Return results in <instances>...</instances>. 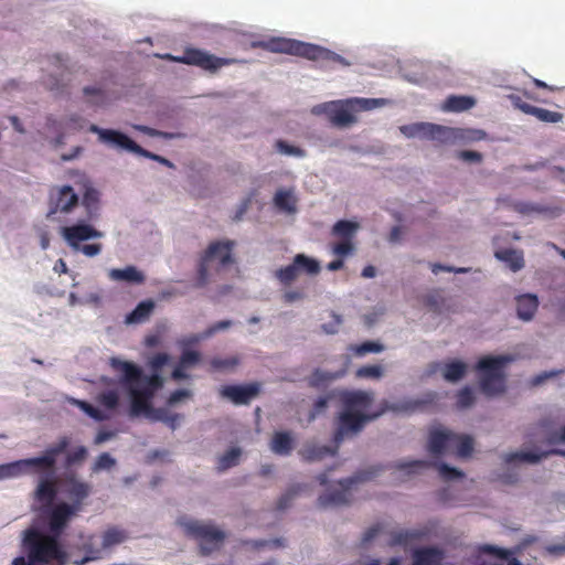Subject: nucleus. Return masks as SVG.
Masks as SVG:
<instances>
[{
    "label": "nucleus",
    "instance_id": "nucleus-8",
    "mask_svg": "<svg viewBox=\"0 0 565 565\" xmlns=\"http://www.w3.org/2000/svg\"><path fill=\"white\" fill-rule=\"evenodd\" d=\"M512 361L511 356H486L482 358L477 369L481 372L480 388L487 396H497L505 391V379L502 373L503 366Z\"/></svg>",
    "mask_w": 565,
    "mask_h": 565
},
{
    "label": "nucleus",
    "instance_id": "nucleus-58",
    "mask_svg": "<svg viewBox=\"0 0 565 565\" xmlns=\"http://www.w3.org/2000/svg\"><path fill=\"white\" fill-rule=\"evenodd\" d=\"M17 469L14 461L0 465V480L17 478Z\"/></svg>",
    "mask_w": 565,
    "mask_h": 565
},
{
    "label": "nucleus",
    "instance_id": "nucleus-30",
    "mask_svg": "<svg viewBox=\"0 0 565 565\" xmlns=\"http://www.w3.org/2000/svg\"><path fill=\"white\" fill-rule=\"evenodd\" d=\"M270 449L279 456H287L294 449V438L288 431H277L274 434L270 443Z\"/></svg>",
    "mask_w": 565,
    "mask_h": 565
},
{
    "label": "nucleus",
    "instance_id": "nucleus-13",
    "mask_svg": "<svg viewBox=\"0 0 565 565\" xmlns=\"http://www.w3.org/2000/svg\"><path fill=\"white\" fill-rule=\"evenodd\" d=\"M189 534L200 542L203 554H209L218 548L225 539V533L213 524L200 521H190L185 523Z\"/></svg>",
    "mask_w": 565,
    "mask_h": 565
},
{
    "label": "nucleus",
    "instance_id": "nucleus-33",
    "mask_svg": "<svg viewBox=\"0 0 565 565\" xmlns=\"http://www.w3.org/2000/svg\"><path fill=\"white\" fill-rule=\"evenodd\" d=\"M154 308V303L151 300L141 301L137 305V307L127 316V323H140L146 321L152 310Z\"/></svg>",
    "mask_w": 565,
    "mask_h": 565
},
{
    "label": "nucleus",
    "instance_id": "nucleus-27",
    "mask_svg": "<svg viewBox=\"0 0 565 565\" xmlns=\"http://www.w3.org/2000/svg\"><path fill=\"white\" fill-rule=\"evenodd\" d=\"M539 307V299L533 294H524L516 297L518 317L524 321L531 320Z\"/></svg>",
    "mask_w": 565,
    "mask_h": 565
},
{
    "label": "nucleus",
    "instance_id": "nucleus-47",
    "mask_svg": "<svg viewBox=\"0 0 565 565\" xmlns=\"http://www.w3.org/2000/svg\"><path fill=\"white\" fill-rule=\"evenodd\" d=\"M46 129L54 132L56 135L55 137V145L60 146L64 143V121H58L53 117L46 118Z\"/></svg>",
    "mask_w": 565,
    "mask_h": 565
},
{
    "label": "nucleus",
    "instance_id": "nucleus-49",
    "mask_svg": "<svg viewBox=\"0 0 565 565\" xmlns=\"http://www.w3.org/2000/svg\"><path fill=\"white\" fill-rule=\"evenodd\" d=\"M87 457V449L84 446H79L73 451L68 452L65 458L64 467L65 469H70L76 463H79L85 460Z\"/></svg>",
    "mask_w": 565,
    "mask_h": 565
},
{
    "label": "nucleus",
    "instance_id": "nucleus-63",
    "mask_svg": "<svg viewBox=\"0 0 565 565\" xmlns=\"http://www.w3.org/2000/svg\"><path fill=\"white\" fill-rule=\"evenodd\" d=\"M98 202V193L95 190H87L83 198V203L88 207L92 209L95 206Z\"/></svg>",
    "mask_w": 565,
    "mask_h": 565
},
{
    "label": "nucleus",
    "instance_id": "nucleus-57",
    "mask_svg": "<svg viewBox=\"0 0 565 565\" xmlns=\"http://www.w3.org/2000/svg\"><path fill=\"white\" fill-rule=\"evenodd\" d=\"M457 158L468 162H481L482 154L473 150H461L457 153Z\"/></svg>",
    "mask_w": 565,
    "mask_h": 565
},
{
    "label": "nucleus",
    "instance_id": "nucleus-26",
    "mask_svg": "<svg viewBox=\"0 0 565 565\" xmlns=\"http://www.w3.org/2000/svg\"><path fill=\"white\" fill-rule=\"evenodd\" d=\"M108 277L114 281H126L129 284L141 285L146 280L142 271L138 270L135 266H127L125 268H113L108 271Z\"/></svg>",
    "mask_w": 565,
    "mask_h": 565
},
{
    "label": "nucleus",
    "instance_id": "nucleus-48",
    "mask_svg": "<svg viewBox=\"0 0 565 565\" xmlns=\"http://www.w3.org/2000/svg\"><path fill=\"white\" fill-rule=\"evenodd\" d=\"M331 250L334 255L342 258V257L352 255L355 250V246H354L353 241L341 239L340 242H338L331 246Z\"/></svg>",
    "mask_w": 565,
    "mask_h": 565
},
{
    "label": "nucleus",
    "instance_id": "nucleus-56",
    "mask_svg": "<svg viewBox=\"0 0 565 565\" xmlns=\"http://www.w3.org/2000/svg\"><path fill=\"white\" fill-rule=\"evenodd\" d=\"M169 359L170 356L167 353L154 354L149 361L150 367L153 371L152 374H159V371L169 362Z\"/></svg>",
    "mask_w": 565,
    "mask_h": 565
},
{
    "label": "nucleus",
    "instance_id": "nucleus-35",
    "mask_svg": "<svg viewBox=\"0 0 565 565\" xmlns=\"http://www.w3.org/2000/svg\"><path fill=\"white\" fill-rule=\"evenodd\" d=\"M467 371L466 363L461 361H451L445 364L444 379L448 382H457L463 377Z\"/></svg>",
    "mask_w": 565,
    "mask_h": 565
},
{
    "label": "nucleus",
    "instance_id": "nucleus-24",
    "mask_svg": "<svg viewBox=\"0 0 565 565\" xmlns=\"http://www.w3.org/2000/svg\"><path fill=\"white\" fill-rule=\"evenodd\" d=\"M372 402V393L364 391L350 392L343 396L344 409L350 412L364 413Z\"/></svg>",
    "mask_w": 565,
    "mask_h": 565
},
{
    "label": "nucleus",
    "instance_id": "nucleus-64",
    "mask_svg": "<svg viewBox=\"0 0 565 565\" xmlns=\"http://www.w3.org/2000/svg\"><path fill=\"white\" fill-rule=\"evenodd\" d=\"M327 405H328V398L319 397L313 404V409L310 415V419H313L317 415L321 414L327 408Z\"/></svg>",
    "mask_w": 565,
    "mask_h": 565
},
{
    "label": "nucleus",
    "instance_id": "nucleus-1",
    "mask_svg": "<svg viewBox=\"0 0 565 565\" xmlns=\"http://www.w3.org/2000/svg\"><path fill=\"white\" fill-rule=\"evenodd\" d=\"M109 365L119 374L117 383L130 396V416L145 415L151 420L164 422L168 411L151 405L157 391L163 386V377L160 374L145 375L140 366L118 358H111Z\"/></svg>",
    "mask_w": 565,
    "mask_h": 565
},
{
    "label": "nucleus",
    "instance_id": "nucleus-39",
    "mask_svg": "<svg viewBox=\"0 0 565 565\" xmlns=\"http://www.w3.org/2000/svg\"><path fill=\"white\" fill-rule=\"evenodd\" d=\"M425 306L435 313H441L445 308V298L440 290H433L424 297Z\"/></svg>",
    "mask_w": 565,
    "mask_h": 565
},
{
    "label": "nucleus",
    "instance_id": "nucleus-34",
    "mask_svg": "<svg viewBox=\"0 0 565 565\" xmlns=\"http://www.w3.org/2000/svg\"><path fill=\"white\" fill-rule=\"evenodd\" d=\"M335 450L328 446L308 445L301 449L300 455L306 461L321 460L329 455H334Z\"/></svg>",
    "mask_w": 565,
    "mask_h": 565
},
{
    "label": "nucleus",
    "instance_id": "nucleus-23",
    "mask_svg": "<svg viewBox=\"0 0 565 565\" xmlns=\"http://www.w3.org/2000/svg\"><path fill=\"white\" fill-rule=\"evenodd\" d=\"M78 511V507H72L68 503H60L57 504L51 512L50 515V529L56 535L64 529L67 521L71 519L73 514Z\"/></svg>",
    "mask_w": 565,
    "mask_h": 565
},
{
    "label": "nucleus",
    "instance_id": "nucleus-28",
    "mask_svg": "<svg viewBox=\"0 0 565 565\" xmlns=\"http://www.w3.org/2000/svg\"><path fill=\"white\" fill-rule=\"evenodd\" d=\"M56 493V481L53 476H45L39 481L34 497L39 502L50 504L55 499Z\"/></svg>",
    "mask_w": 565,
    "mask_h": 565
},
{
    "label": "nucleus",
    "instance_id": "nucleus-60",
    "mask_svg": "<svg viewBox=\"0 0 565 565\" xmlns=\"http://www.w3.org/2000/svg\"><path fill=\"white\" fill-rule=\"evenodd\" d=\"M64 121V127L65 129H73V130H77V129H81L83 126H82V117L81 116H77V115H72L70 116L68 118H66Z\"/></svg>",
    "mask_w": 565,
    "mask_h": 565
},
{
    "label": "nucleus",
    "instance_id": "nucleus-43",
    "mask_svg": "<svg viewBox=\"0 0 565 565\" xmlns=\"http://www.w3.org/2000/svg\"><path fill=\"white\" fill-rule=\"evenodd\" d=\"M127 539L125 531L117 527L108 529L103 535V546L111 547L122 543Z\"/></svg>",
    "mask_w": 565,
    "mask_h": 565
},
{
    "label": "nucleus",
    "instance_id": "nucleus-37",
    "mask_svg": "<svg viewBox=\"0 0 565 565\" xmlns=\"http://www.w3.org/2000/svg\"><path fill=\"white\" fill-rule=\"evenodd\" d=\"M274 203L280 211L288 213H294L296 211V202L289 191H277L274 196Z\"/></svg>",
    "mask_w": 565,
    "mask_h": 565
},
{
    "label": "nucleus",
    "instance_id": "nucleus-10",
    "mask_svg": "<svg viewBox=\"0 0 565 565\" xmlns=\"http://www.w3.org/2000/svg\"><path fill=\"white\" fill-rule=\"evenodd\" d=\"M89 131L97 134L99 141H102L104 143L111 145V146H115V147H118L121 149H126L134 153L152 159L154 161H158L167 167H170V168L173 167L171 161H169L168 159H166L159 154H154V153L143 149L142 147L137 145L134 140H131L127 135H125L120 131H117L114 129H104L94 124L89 126Z\"/></svg>",
    "mask_w": 565,
    "mask_h": 565
},
{
    "label": "nucleus",
    "instance_id": "nucleus-20",
    "mask_svg": "<svg viewBox=\"0 0 565 565\" xmlns=\"http://www.w3.org/2000/svg\"><path fill=\"white\" fill-rule=\"evenodd\" d=\"M355 482L354 479L349 478L340 482L341 488L323 493L318 499V504L321 508L343 505L349 502V489Z\"/></svg>",
    "mask_w": 565,
    "mask_h": 565
},
{
    "label": "nucleus",
    "instance_id": "nucleus-2",
    "mask_svg": "<svg viewBox=\"0 0 565 565\" xmlns=\"http://www.w3.org/2000/svg\"><path fill=\"white\" fill-rule=\"evenodd\" d=\"M435 398V394H427L425 398H405L399 402L390 403L384 401L382 403V407L380 411L374 413H361V412H350L343 411L339 414L335 422V431L333 435V441L337 444H341L345 438L355 436L359 434L364 426L377 417H380L386 411H392L395 413H413L416 411L424 409L428 404L433 403Z\"/></svg>",
    "mask_w": 565,
    "mask_h": 565
},
{
    "label": "nucleus",
    "instance_id": "nucleus-38",
    "mask_svg": "<svg viewBox=\"0 0 565 565\" xmlns=\"http://www.w3.org/2000/svg\"><path fill=\"white\" fill-rule=\"evenodd\" d=\"M242 455V451L239 448L234 447L227 450L224 455H222L217 460V470L218 471H225L232 467H235L238 461L239 457Z\"/></svg>",
    "mask_w": 565,
    "mask_h": 565
},
{
    "label": "nucleus",
    "instance_id": "nucleus-19",
    "mask_svg": "<svg viewBox=\"0 0 565 565\" xmlns=\"http://www.w3.org/2000/svg\"><path fill=\"white\" fill-rule=\"evenodd\" d=\"M534 431L527 434L530 441H537L546 445L565 444V426L559 431L551 428L548 420H541L534 428Z\"/></svg>",
    "mask_w": 565,
    "mask_h": 565
},
{
    "label": "nucleus",
    "instance_id": "nucleus-42",
    "mask_svg": "<svg viewBox=\"0 0 565 565\" xmlns=\"http://www.w3.org/2000/svg\"><path fill=\"white\" fill-rule=\"evenodd\" d=\"M97 402L106 409L114 411L119 405V394L115 390L100 392L97 396Z\"/></svg>",
    "mask_w": 565,
    "mask_h": 565
},
{
    "label": "nucleus",
    "instance_id": "nucleus-16",
    "mask_svg": "<svg viewBox=\"0 0 565 565\" xmlns=\"http://www.w3.org/2000/svg\"><path fill=\"white\" fill-rule=\"evenodd\" d=\"M259 384L252 383L247 385H225L220 390L222 397L230 399L235 405H247L259 393Z\"/></svg>",
    "mask_w": 565,
    "mask_h": 565
},
{
    "label": "nucleus",
    "instance_id": "nucleus-3",
    "mask_svg": "<svg viewBox=\"0 0 565 565\" xmlns=\"http://www.w3.org/2000/svg\"><path fill=\"white\" fill-rule=\"evenodd\" d=\"M386 103L384 98L351 97L318 104L312 107L311 113L326 116L333 127L348 128L358 122V113L373 110Z\"/></svg>",
    "mask_w": 565,
    "mask_h": 565
},
{
    "label": "nucleus",
    "instance_id": "nucleus-7",
    "mask_svg": "<svg viewBox=\"0 0 565 565\" xmlns=\"http://www.w3.org/2000/svg\"><path fill=\"white\" fill-rule=\"evenodd\" d=\"M70 444V438L63 436L56 444L47 447L42 456L14 461L18 477L30 473L53 476L57 457L66 451Z\"/></svg>",
    "mask_w": 565,
    "mask_h": 565
},
{
    "label": "nucleus",
    "instance_id": "nucleus-62",
    "mask_svg": "<svg viewBox=\"0 0 565 565\" xmlns=\"http://www.w3.org/2000/svg\"><path fill=\"white\" fill-rule=\"evenodd\" d=\"M295 495H296L295 491H288L285 494H282L277 502V509L278 510L287 509L290 505L291 501L294 500Z\"/></svg>",
    "mask_w": 565,
    "mask_h": 565
},
{
    "label": "nucleus",
    "instance_id": "nucleus-12",
    "mask_svg": "<svg viewBox=\"0 0 565 565\" xmlns=\"http://www.w3.org/2000/svg\"><path fill=\"white\" fill-rule=\"evenodd\" d=\"M163 58L188 65H194L209 72H216L223 66H228L238 62L236 58L217 57L195 47H186L182 56L166 54Z\"/></svg>",
    "mask_w": 565,
    "mask_h": 565
},
{
    "label": "nucleus",
    "instance_id": "nucleus-22",
    "mask_svg": "<svg viewBox=\"0 0 565 565\" xmlns=\"http://www.w3.org/2000/svg\"><path fill=\"white\" fill-rule=\"evenodd\" d=\"M445 552L437 546L417 547L412 552L411 565H441Z\"/></svg>",
    "mask_w": 565,
    "mask_h": 565
},
{
    "label": "nucleus",
    "instance_id": "nucleus-6",
    "mask_svg": "<svg viewBox=\"0 0 565 565\" xmlns=\"http://www.w3.org/2000/svg\"><path fill=\"white\" fill-rule=\"evenodd\" d=\"M427 450L436 457L456 455L467 458L473 451V439L468 435H458L451 430L435 427L429 430Z\"/></svg>",
    "mask_w": 565,
    "mask_h": 565
},
{
    "label": "nucleus",
    "instance_id": "nucleus-15",
    "mask_svg": "<svg viewBox=\"0 0 565 565\" xmlns=\"http://www.w3.org/2000/svg\"><path fill=\"white\" fill-rule=\"evenodd\" d=\"M430 466H436L439 472V476L446 480H455L463 477V472L452 468L446 463H431L427 460H413V461H401L396 463V468L406 473L416 472L418 469L428 468Z\"/></svg>",
    "mask_w": 565,
    "mask_h": 565
},
{
    "label": "nucleus",
    "instance_id": "nucleus-29",
    "mask_svg": "<svg viewBox=\"0 0 565 565\" xmlns=\"http://www.w3.org/2000/svg\"><path fill=\"white\" fill-rule=\"evenodd\" d=\"M495 258L504 262L508 267L516 273L524 267V255L522 250L513 248H504L494 253Z\"/></svg>",
    "mask_w": 565,
    "mask_h": 565
},
{
    "label": "nucleus",
    "instance_id": "nucleus-53",
    "mask_svg": "<svg viewBox=\"0 0 565 565\" xmlns=\"http://www.w3.org/2000/svg\"><path fill=\"white\" fill-rule=\"evenodd\" d=\"M201 361V354L198 351L184 350L180 356L179 363L185 367H192Z\"/></svg>",
    "mask_w": 565,
    "mask_h": 565
},
{
    "label": "nucleus",
    "instance_id": "nucleus-50",
    "mask_svg": "<svg viewBox=\"0 0 565 565\" xmlns=\"http://www.w3.org/2000/svg\"><path fill=\"white\" fill-rule=\"evenodd\" d=\"M475 403V394L472 390L468 386L460 390L457 394V407L458 408H468Z\"/></svg>",
    "mask_w": 565,
    "mask_h": 565
},
{
    "label": "nucleus",
    "instance_id": "nucleus-14",
    "mask_svg": "<svg viewBox=\"0 0 565 565\" xmlns=\"http://www.w3.org/2000/svg\"><path fill=\"white\" fill-rule=\"evenodd\" d=\"M401 132L408 138L422 137L429 140L445 142L450 137V129L430 122H416L404 125Z\"/></svg>",
    "mask_w": 565,
    "mask_h": 565
},
{
    "label": "nucleus",
    "instance_id": "nucleus-54",
    "mask_svg": "<svg viewBox=\"0 0 565 565\" xmlns=\"http://www.w3.org/2000/svg\"><path fill=\"white\" fill-rule=\"evenodd\" d=\"M276 148L279 152H281L284 154L296 156V157H305V154H306L305 150H302L301 148L288 145L284 140H278L276 142Z\"/></svg>",
    "mask_w": 565,
    "mask_h": 565
},
{
    "label": "nucleus",
    "instance_id": "nucleus-11",
    "mask_svg": "<svg viewBox=\"0 0 565 565\" xmlns=\"http://www.w3.org/2000/svg\"><path fill=\"white\" fill-rule=\"evenodd\" d=\"M234 242L232 241H216L212 242L204 254L202 255L199 266L195 287L202 288L209 281L207 264L212 260H218L220 265L226 266L233 262L232 249Z\"/></svg>",
    "mask_w": 565,
    "mask_h": 565
},
{
    "label": "nucleus",
    "instance_id": "nucleus-45",
    "mask_svg": "<svg viewBox=\"0 0 565 565\" xmlns=\"http://www.w3.org/2000/svg\"><path fill=\"white\" fill-rule=\"evenodd\" d=\"M358 356H363L367 353H380L384 350V345L375 341H365L361 344L351 348Z\"/></svg>",
    "mask_w": 565,
    "mask_h": 565
},
{
    "label": "nucleus",
    "instance_id": "nucleus-4",
    "mask_svg": "<svg viewBox=\"0 0 565 565\" xmlns=\"http://www.w3.org/2000/svg\"><path fill=\"white\" fill-rule=\"evenodd\" d=\"M252 46L260 47L273 53H285L300 56L310 61L322 62L324 64L350 65L344 57L335 52L317 44L306 43L294 39L271 38L267 41L253 42Z\"/></svg>",
    "mask_w": 565,
    "mask_h": 565
},
{
    "label": "nucleus",
    "instance_id": "nucleus-5",
    "mask_svg": "<svg viewBox=\"0 0 565 565\" xmlns=\"http://www.w3.org/2000/svg\"><path fill=\"white\" fill-rule=\"evenodd\" d=\"M23 546L28 558L34 565L47 564L56 561L60 565L65 562L66 554L55 536L42 534L36 529L24 532Z\"/></svg>",
    "mask_w": 565,
    "mask_h": 565
},
{
    "label": "nucleus",
    "instance_id": "nucleus-17",
    "mask_svg": "<svg viewBox=\"0 0 565 565\" xmlns=\"http://www.w3.org/2000/svg\"><path fill=\"white\" fill-rule=\"evenodd\" d=\"M510 100L515 108L520 109L522 113L526 115L534 116L542 122L556 124L562 121L564 118V115L562 113L552 111L545 108L533 106L531 104L525 103L518 95H511Z\"/></svg>",
    "mask_w": 565,
    "mask_h": 565
},
{
    "label": "nucleus",
    "instance_id": "nucleus-41",
    "mask_svg": "<svg viewBox=\"0 0 565 565\" xmlns=\"http://www.w3.org/2000/svg\"><path fill=\"white\" fill-rule=\"evenodd\" d=\"M83 92L85 96L90 97L89 103L96 106L104 105L110 99L107 92L99 86H86Z\"/></svg>",
    "mask_w": 565,
    "mask_h": 565
},
{
    "label": "nucleus",
    "instance_id": "nucleus-46",
    "mask_svg": "<svg viewBox=\"0 0 565 565\" xmlns=\"http://www.w3.org/2000/svg\"><path fill=\"white\" fill-rule=\"evenodd\" d=\"M383 372L381 365H364L356 370L355 375L360 379L379 380L383 376Z\"/></svg>",
    "mask_w": 565,
    "mask_h": 565
},
{
    "label": "nucleus",
    "instance_id": "nucleus-21",
    "mask_svg": "<svg viewBox=\"0 0 565 565\" xmlns=\"http://www.w3.org/2000/svg\"><path fill=\"white\" fill-rule=\"evenodd\" d=\"M551 455H559L565 457V450L563 449H551V450H533V451H514L504 456V462L508 465L516 462H530L536 463Z\"/></svg>",
    "mask_w": 565,
    "mask_h": 565
},
{
    "label": "nucleus",
    "instance_id": "nucleus-52",
    "mask_svg": "<svg viewBox=\"0 0 565 565\" xmlns=\"http://www.w3.org/2000/svg\"><path fill=\"white\" fill-rule=\"evenodd\" d=\"M75 404L89 417L96 419V420H105L108 418L107 415H105L102 411L94 407L92 404L85 402V401H75Z\"/></svg>",
    "mask_w": 565,
    "mask_h": 565
},
{
    "label": "nucleus",
    "instance_id": "nucleus-40",
    "mask_svg": "<svg viewBox=\"0 0 565 565\" xmlns=\"http://www.w3.org/2000/svg\"><path fill=\"white\" fill-rule=\"evenodd\" d=\"M299 274H300V270L296 266V262L294 259L291 264H289V265H287L285 267L279 268L278 270H276L275 275H276V278L281 284L290 285L292 281H295L297 279Z\"/></svg>",
    "mask_w": 565,
    "mask_h": 565
},
{
    "label": "nucleus",
    "instance_id": "nucleus-36",
    "mask_svg": "<svg viewBox=\"0 0 565 565\" xmlns=\"http://www.w3.org/2000/svg\"><path fill=\"white\" fill-rule=\"evenodd\" d=\"M294 259L300 273H306L307 275H317L320 273V264L317 259L310 258L305 254H297Z\"/></svg>",
    "mask_w": 565,
    "mask_h": 565
},
{
    "label": "nucleus",
    "instance_id": "nucleus-55",
    "mask_svg": "<svg viewBox=\"0 0 565 565\" xmlns=\"http://www.w3.org/2000/svg\"><path fill=\"white\" fill-rule=\"evenodd\" d=\"M238 360L236 358H227V359H218L215 358L211 361V366L213 370H228L237 365Z\"/></svg>",
    "mask_w": 565,
    "mask_h": 565
},
{
    "label": "nucleus",
    "instance_id": "nucleus-31",
    "mask_svg": "<svg viewBox=\"0 0 565 565\" xmlns=\"http://www.w3.org/2000/svg\"><path fill=\"white\" fill-rule=\"evenodd\" d=\"M475 104V98L470 96L451 95L444 102L441 109L444 111L460 113L469 110Z\"/></svg>",
    "mask_w": 565,
    "mask_h": 565
},
{
    "label": "nucleus",
    "instance_id": "nucleus-32",
    "mask_svg": "<svg viewBox=\"0 0 565 565\" xmlns=\"http://www.w3.org/2000/svg\"><path fill=\"white\" fill-rule=\"evenodd\" d=\"M359 230V224L352 221L341 220L338 221L331 230V234L334 237L340 239H349L353 241L356 232Z\"/></svg>",
    "mask_w": 565,
    "mask_h": 565
},
{
    "label": "nucleus",
    "instance_id": "nucleus-25",
    "mask_svg": "<svg viewBox=\"0 0 565 565\" xmlns=\"http://www.w3.org/2000/svg\"><path fill=\"white\" fill-rule=\"evenodd\" d=\"M66 492L73 500L72 507H78L81 510L82 502L89 495L90 486L87 482L78 481L74 476L67 477L65 480Z\"/></svg>",
    "mask_w": 565,
    "mask_h": 565
},
{
    "label": "nucleus",
    "instance_id": "nucleus-44",
    "mask_svg": "<svg viewBox=\"0 0 565 565\" xmlns=\"http://www.w3.org/2000/svg\"><path fill=\"white\" fill-rule=\"evenodd\" d=\"M422 532L417 530H399L393 533V542L398 545H405L412 541L422 537Z\"/></svg>",
    "mask_w": 565,
    "mask_h": 565
},
{
    "label": "nucleus",
    "instance_id": "nucleus-59",
    "mask_svg": "<svg viewBox=\"0 0 565 565\" xmlns=\"http://www.w3.org/2000/svg\"><path fill=\"white\" fill-rule=\"evenodd\" d=\"M192 396L191 391L189 390H177L170 394L168 397V404L173 406L183 398H190Z\"/></svg>",
    "mask_w": 565,
    "mask_h": 565
},
{
    "label": "nucleus",
    "instance_id": "nucleus-9",
    "mask_svg": "<svg viewBox=\"0 0 565 565\" xmlns=\"http://www.w3.org/2000/svg\"><path fill=\"white\" fill-rule=\"evenodd\" d=\"M62 237L67 245L75 252H81L87 257H94L100 254L103 245L100 243L82 244L92 238H100L103 233L94 226L86 223H77L65 226L61 231Z\"/></svg>",
    "mask_w": 565,
    "mask_h": 565
},
{
    "label": "nucleus",
    "instance_id": "nucleus-51",
    "mask_svg": "<svg viewBox=\"0 0 565 565\" xmlns=\"http://www.w3.org/2000/svg\"><path fill=\"white\" fill-rule=\"evenodd\" d=\"M116 465V460L108 454H100L93 465V471L98 472L100 470L111 469Z\"/></svg>",
    "mask_w": 565,
    "mask_h": 565
},
{
    "label": "nucleus",
    "instance_id": "nucleus-61",
    "mask_svg": "<svg viewBox=\"0 0 565 565\" xmlns=\"http://www.w3.org/2000/svg\"><path fill=\"white\" fill-rule=\"evenodd\" d=\"M431 271L435 275H437L439 271L467 273L468 268H463V267L456 268V267H451V266H445V265H441V264H431Z\"/></svg>",
    "mask_w": 565,
    "mask_h": 565
},
{
    "label": "nucleus",
    "instance_id": "nucleus-18",
    "mask_svg": "<svg viewBox=\"0 0 565 565\" xmlns=\"http://www.w3.org/2000/svg\"><path fill=\"white\" fill-rule=\"evenodd\" d=\"M78 203V196L70 185L60 188L56 195L51 194L50 210L47 216H52L57 212L67 213Z\"/></svg>",
    "mask_w": 565,
    "mask_h": 565
}]
</instances>
